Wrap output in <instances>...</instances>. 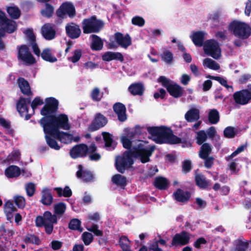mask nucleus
<instances>
[{"label": "nucleus", "mask_w": 251, "mask_h": 251, "mask_svg": "<svg viewBox=\"0 0 251 251\" xmlns=\"http://www.w3.org/2000/svg\"><path fill=\"white\" fill-rule=\"evenodd\" d=\"M147 131L152 136L155 137L157 143L176 144L182 142L181 139L174 135L171 128L164 126H150L147 127Z\"/></svg>", "instance_id": "obj_1"}, {"label": "nucleus", "mask_w": 251, "mask_h": 251, "mask_svg": "<svg viewBox=\"0 0 251 251\" xmlns=\"http://www.w3.org/2000/svg\"><path fill=\"white\" fill-rule=\"evenodd\" d=\"M41 126L46 134L60 131V129L69 130L71 127L68 116L65 114L50 117V119Z\"/></svg>", "instance_id": "obj_2"}, {"label": "nucleus", "mask_w": 251, "mask_h": 251, "mask_svg": "<svg viewBox=\"0 0 251 251\" xmlns=\"http://www.w3.org/2000/svg\"><path fill=\"white\" fill-rule=\"evenodd\" d=\"M155 149L154 146H147L142 141H139L138 144L133 146L130 150L127 151L131 157L138 159L142 163H146L150 161Z\"/></svg>", "instance_id": "obj_3"}, {"label": "nucleus", "mask_w": 251, "mask_h": 251, "mask_svg": "<svg viewBox=\"0 0 251 251\" xmlns=\"http://www.w3.org/2000/svg\"><path fill=\"white\" fill-rule=\"evenodd\" d=\"M58 219L55 215L49 211L44 212L43 216H37L35 219V225L37 227H44L46 233L50 235L52 233L54 224L57 223Z\"/></svg>", "instance_id": "obj_4"}, {"label": "nucleus", "mask_w": 251, "mask_h": 251, "mask_svg": "<svg viewBox=\"0 0 251 251\" xmlns=\"http://www.w3.org/2000/svg\"><path fill=\"white\" fill-rule=\"evenodd\" d=\"M228 29L240 39L246 40L251 35V26L245 22L237 20L231 22L228 25Z\"/></svg>", "instance_id": "obj_5"}, {"label": "nucleus", "mask_w": 251, "mask_h": 251, "mask_svg": "<svg viewBox=\"0 0 251 251\" xmlns=\"http://www.w3.org/2000/svg\"><path fill=\"white\" fill-rule=\"evenodd\" d=\"M59 106V102L57 99L53 97H49L45 99V104L40 111L42 117L39 123L41 126L43 125L50 119V117L55 115Z\"/></svg>", "instance_id": "obj_6"}, {"label": "nucleus", "mask_w": 251, "mask_h": 251, "mask_svg": "<svg viewBox=\"0 0 251 251\" xmlns=\"http://www.w3.org/2000/svg\"><path fill=\"white\" fill-rule=\"evenodd\" d=\"M83 32L84 34L98 33L104 26V23L97 19L95 15L84 19L81 23Z\"/></svg>", "instance_id": "obj_7"}, {"label": "nucleus", "mask_w": 251, "mask_h": 251, "mask_svg": "<svg viewBox=\"0 0 251 251\" xmlns=\"http://www.w3.org/2000/svg\"><path fill=\"white\" fill-rule=\"evenodd\" d=\"M134 164V160L127 151H124L121 155L116 157L115 167L117 171L124 174L125 171L130 168Z\"/></svg>", "instance_id": "obj_8"}, {"label": "nucleus", "mask_w": 251, "mask_h": 251, "mask_svg": "<svg viewBox=\"0 0 251 251\" xmlns=\"http://www.w3.org/2000/svg\"><path fill=\"white\" fill-rule=\"evenodd\" d=\"M17 58L26 65H32L36 62V59L32 54L27 45L23 44L17 47Z\"/></svg>", "instance_id": "obj_9"}, {"label": "nucleus", "mask_w": 251, "mask_h": 251, "mask_svg": "<svg viewBox=\"0 0 251 251\" xmlns=\"http://www.w3.org/2000/svg\"><path fill=\"white\" fill-rule=\"evenodd\" d=\"M56 15L61 19H64L68 16L73 18L76 15L75 9L74 5L69 2H63L56 10Z\"/></svg>", "instance_id": "obj_10"}, {"label": "nucleus", "mask_w": 251, "mask_h": 251, "mask_svg": "<svg viewBox=\"0 0 251 251\" xmlns=\"http://www.w3.org/2000/svg\"><path fill=\"white\" fill-rule=\"evenodd\" d=\"M204 52L215 59H218L221 56V49L218 42L214 40L206 41L204 47Z\"/></svg>", "instance_id": "obj_11"}, {"label": "nucleus", "mask_w": 251, "mask_h": 251, "mask_svg": "<svg viewBox=\"0 0 251 251\" xmlns=\"http://www.w3.org/2000/svg\"><path fill=\"white\" fill-rule=\"evenodd\" d=\"M0 26H2L6 33L11 34L17 29V23L12 19H8L5 14L0 10Z\"/></svg>", "instance_id": "obj_12"}, {"label": "nucleus", "mask_w": 251, "mask_h": 251, "mask_svg": "<svg viewBox=\"0 0 251 251\" xmlns=\"http://www.w3.org/2000/svg\"><path fill=\"white\" fill-rule=\"evenodd\" d=\"M233 99L237 104L246 105L251 101V92L247 89H243L235 92Z\"/></svg>", "instance_id": "obj_13"}, {"label": "nucleus", "mask_w": 251, "mask_h": 251, "mask_svg": "<svg viewBox=\"0 0 251 251\" xmlns=\"http://www.w3.org/2000/svg\"><path fill=\"white\" fill-rule=\"evenodd\" d=\"M30 98H25L20 97L16 103V109L17 111L22 117L25 116L26 120H29L31 115L28 113V105L30 103Z\"/></svg>", "instance_id": "obj_14"}, {"label": "nucleus", "mask_w": 251, "mask_h": 251, "mask_svg": "<svg viewBox=\"0 0 251 251\" xmlns=\"http://www.w3.org/2000/svg\"><path fill=\"white\" fill-rule=\"evenodd\" d=\"M89 152V147L85 144L74 146L70 151V155L73 159L85 157Z\"/></svg>", "instance_id": "obj_15"}, {"label": "nucleus", "mask_w": 251, "mask_h": 251, "mask_svg": "<svg viewBox=\"0 0 251 251\" xmlns=\"http://www.w3.org/2000/svg\"><path fill=\"white\" fill-rule=\"evenodd\" d=\"M191 234L188 232L183 230L179 233H176L173 237L171 246H184L187 245L190 240Z\"/></svg>", "instance_id": "obj_16"}, {"label": "nucleus", "mask_w": 251, "mask_h": 251, "mask_svg": "<svg viewBox=\"0 0 251 251\" xmlns=\"http://www.w3.org/2000/svg\"><path fill=\"white\" fill-rule=\"evenodd\" d=\"M107 123V118L100 113H97L95 118L88 127L90 132L96 131L104 126Z\"/></svg>", "instance_id": "obj_17"}, {"label": "nucleus", "mask_w": 251, "mask_h": 251, "mask_svg": "<svg viewBox=\"0 0 251 251\" xmlns=\"http://www.w3.org/2000/svg\"><path fill=\"white\" fill-rule=\"evenodd\" d=\"M56 26L52 23H46L41 27L42 36L47 40H52L56 36Z\"/></svg>", "instance_id": "obj_18"}, {"label": "nucleus", "mask_w": 251, "mask_h": 251, "mask_svg": "<svg viewBox=\"0 0 251 251\" xmlns=\"http://www.w3.org/2000/svg\"><path fill=\"white\" fill-rule=\"evenodd\" d=\"M65 30L67 35L72 39L78 38L81 33L79 26L74 22L67 24L65 26Z\"/></svg>", "instance_id": "obj_19"}, {"label": "nucleus", "mask_w": 251, "mask_h": 251, "mask_svg": "<svg viewBox=\"0 0 251 251\" xmlns=\"http://www.w3.org/2000/svg\"><path fill=\"white\" fill-rule=\"evenodd\" d=\"M115 39L117 44L124 49H127L131 45V38L128 34L125 36L121 32H116L114 34Z\"/></svg>", "instance_id": "obj_20"}, {"label": "nucleus", "mask_w": 251, "mask_h": 251, "mask_svg": "<svg viewBox=\"0 0 251 251\" xmlns=\"http://www.w3.org/2000/svg\"><path fill=\"white\" fill-rule=\"evenodd\" d=\"M114 112L118 116V119L122 122H125L127 119L126 114V108L125 105L120 102L115 103L113 106Z\"/></svg>", "instance_id": "obj_21"}, {"label": "nucleus", "mask_w": 251, "mask_h": 251, "mask_svg": "<svg viewBox=\"0 0 251 251\" xmlns=\"http://www.w3.org/2000/svg\"><path fill=\"white\" fill-rule=\"evenodd\" d=\"M173 196L177 201L185 203L189 201L191 194L189 191H184L182 189L178 188L173 193Z\"/></svg>", "instance_id": "obj_22"}, {"label": "nucleus", "mask_w": 251, "mask_h": 251, "mask_svg": "<svg viewBox=\"0 0 251 251\" xmlns=\"http://www.w3.org/2000/svg\"><path fill=\"white\" fill-rule=\"evenodd\" d=\"M54 138L58 140L64 144H69L73 141V135L72 134L58 131L49 134Z\"/></svg>", "instance_id": "obj_23"}, {"label": "nucleus", "mask_w": 251, "mask_h": 251, "mask_svg": "<svg viewBox=\"0 0 251 251\" xmlns=\"http://www.w3.org/2000/svg\"><path fill=\"white\" fill-rule=\"evenodd\" d=\"M102 60L104 61L109 62L113 60L123 62L124 57L122 53L120 52L106 51L101 56Z\"/></svg>", "instance_id": "obj_24"}, {"label": "nucleus", "mask_w": 251, "mask_h": 251, "mask_svg": "<svg viewBox=\"0 0 251 251\" xmlns=\"http://www.w3.org/2000/svg\"><path fill=\"white\" fill-rule=\"evenodd\" d=\"M17 82L21 92L24 95L31 96L33 95L29 82L24 78H18Z\"/></svg>", "instance_id": "obj_25"}, {"label": "nucleus", "mask_w": 251, "mask_h": 251, "mask_svg": "<svg viewBox=\"0 0 251 251\" xmlns=\"http://www.w3.org/2000/svg\"><path fill=\"white\" fill-rule=\"evenodd\" d=\"M78 170L76 172V175L78 178L82 179L84 182H90L93 180L94 176L92 173L90 171H83V166L82 165L78 166Z\"/></svg>", "instance_id": "obj_26"}, {"label": "nucleus", "mask_w": 251, "mask_h": 251, "mask_svg": "<svg viewBox=\"0 0 251 251\" xmlns=\"http://www.w3.org/2000/svg\"><path fill=\"white\" fill-rule=\"evenodd\" d=\"M25 171L23 170L21 171L20 168L15 165H10L8 166L5 170V175L8 178H13L19 176L22 173L24 175Z\"/></svg>", "instance_id": "obj_27"}, {"label": "nucleus", "mask_w": 251, "mask_h": 251, "mask_svg": "<svg viewBox=\"0 0 251 251\" xmlns=\"http://www.w3.org/2000/svg\"><path fill=\"white\" fill-rule=\"evenodd\" d=\"M167 90L170 95L175 98L182 97L184 92L183 88L176 83L172 84Z\"/></svg>", "instance_id": "obj_28"}, {"label": "nucleus", "mask_w": 251, "mask_h": 251, "mask_svg": "<svg viewBox=\"0 0 251 251\" xmlns=\"http://www.w3.org/2000/svg\"><path fill=\"white\" fill-rule=\"evenodd\" d=\"M196 184L201 189H206L211 185L210 181L206 179L204 176L201 174H197L195 176Z\"/></svg>", "instance_id": "obj_29"}, {"label": "nucleus", "mask_w": 251, "mask_h": 251, "mask_svg": "<svg viewBox=\"0 0 251 251\" xmlns=\"http://www.w3.org/2000/svg\"><path fill=\"white\" fill-rule=\"evenodd\" d=\"M200 117V111L196 108L190 109L185 114V119L189 123L197 121Z\"/></svg>", "instance_id": "obj_30"}, {"label": "nucleus", "mask_w": 251, "mask_h": 251, "mask_svg": "<svg viewBox=\"0 0 251 251\" xmlns=\"http://www.w3.org/2000/svg\"><path fill=\"white\" fill-rule=\"evenodd\" d=\"M17 210L12 201H7L4 205V211L7 220L10 221L13 217V212Z\"/></svg>", "instance_id": "obj_31"}, {"label": "nucleus", "mask_w": 251, "mask_h": 251, "mask_svg": "<svg viewBox=\"0 0 251 251\" xmlns=\"http://www.w3.org/2000/svg\"><path fill=\"white\" fill-rule=\"evenodd\" d=\"M92 42L91 44V49L93 50L98 51L101 50L103 46V43L101 39L96 34L91 35Z\"/></svg>", "instance_id": "obj_32"}, {"label": "nucleus", "mask_w": 251, "mask_h": 251, "mask_svg": "<svg viewBox=\"0 0 251 251\" xmlns=\"http://www.w3.org/2000/svg\"><path fill=\"white\" fill-rule=\"evenodd\" d=\"M129 92L132 95L142 96L144 92L143 85L141 83H135L131 84L128 88Z\"/></svg>", "instance_id": "obj_33"}, {"label": "nucleus", "mask_w": 251, "mask_h": 251, "mask_svg": "<svg viewBox=\"0 0 251 251\" xmlns=\"http://www.w3.org/2000/svg\"><path fill=\"white\" fill-rule=\"evenodd\" d=\"M192 40L194 45L198 47H201L203 45L204 33L202 31L194 32L191 36Z\"/></svg>", "instance_id": "obj_34"}, {"label": "nucleus", "mask_w": 251, "mask_h": 251, "mask_svg": "<svg viewBox=\"0 0 251 251\" xmlns=\"http://www.w3.org/2000/svg\"><path fill=\"white\" fill-rule=\"evenodd\" d=\"M153 185L159 190H166L169 186V181L165 177L157 176L154 179Z\"/></svg>", "instance_id": "obj_35"}, {"label": "nucleus", "mask_w": 251, "mask_h": 251, "mask_svg": "<svg viewBox=\"0 0 251 251\" xmlns=\"http://www.w3.org/2000/svg\"><path fill=\"white\" fill-rule=\"evenodd\" d=\"M41 202L45 205H50L53 201V197L50 190L48 188H45L42 192Z\"/></svg>", "instance_id": "obj_36"}, {"label": "nucleus", "mask_w": 251, "mask_h": 251, "mask_svg": "<svg viewBox=\"0 0 251 251\" xmlns=\"http://www.w3.org/2000/svg\"><path fill=\"white\" fill-rule=\"evenodd\" d=\"M201 145L199 151V156L201 159H205L211 154L212 148L208 143H203Z\"/></svg>", "instance_id": "obj_37"}, {"label": "nucleus", "mask_w": 251, "mask_h": 251, "mask_svg": "<svg viewBox=\"0 0 251 251\" xmlns=\"http://www.w3.org/2000/svg\"><path fill=\"white\" fill-rule=\"evenodd\" d=\"M112 182L118 186L124 188L127 184L126 178L120 174H116L112 177Z\"/></svg>", "instance_id": "obj_38"}, {"label": "nucleus", "mask_w": 251, "mask_h": 251, "mask_svg": "<svg viewBox=\"0 0 251 251\" xmlns=\"http://www.w3.org/2000/svg\"><path fill=\"white\" fill-rule=\"evenodd\" d=\"M41 56L44 60L50 63L57 61V58L51 55V50L50 48L44 49L41 53Z\"/></svg>", "instance_id": "obj_39"}, {"label": "nucleus", "mask_w": 251, "mask_h": 251, "mask_svg": "<svg viewBox=\"0 0 251 251\" xmlns=\"http://www.w3.org/2000/svg\"><path fill=\"white\" fill-rule=\"evenodd\" d=\"M208 119L211 124H217L220 121V114L218 111L216 109L210 110L208 114Z\"/></svg>", "instance_id": "obj_40"}, {"label": "nucleus", "mask_w": 251, "mask_h": 251, "mask_svg": "<svg viewBox=\"0 0 251 251\" xmlns=\"http://www.w3.org/2000/svg\"><path fill=\"white\" fill-rule=\"evenodd\" d=\"M45 5V7L41 10V14L44 17L50 18L53 15L54 8L53 5L49 3H46Z\"/></svg>", "instance_id": "obj_41"}, {"label": "nucleus", "mask_w": 251, "mask_h": 251, "mask_svg": "<svg viewBox=\"0 0 251 251\" xmlns=\"http://www.w3.org/2000/svg\"><path fill=\"white\" fill-rule=\"evenodd\" d=\"M24 242L26 244H32L36 245L41 244V240L39 237L33 234H28L23 239Z\"/></svg>", "instance_id": "obj_42"}, {"label": "nucleus", "mask_w": 251, "mask_h": 251, "mask_svg": "<svg viewBox=\"0 0 251 251\" xmlns=\"http://www.w3.org/2000/svg\"><path fill=\"white\" fill-rule=\"evenodd\" d=\"M66 209V204L62 202H58L54 206V214L57 217H61Z\"/></svg>", "instance_id": "obj_43"}, {"label": "nucleus", "mask_w": 251, "mask_h": 251, "mask_svg": "<svg viewBox=\"0 0 251 251\" xmlns=\"http://www.w3.org/2000/svg\"><path fill=\"white\" fill-rule=\"evenodd\" d=\"M6 10L12 19H18L21 16V11L17 6H8Z\"/></svg>", "instance_id": "obj_44"}, {"label": "nucleus", "mask_w": 251, "mask_h": 251, "mask_svg": "<svg viewBox=\"0 0 251 251\" xmlns=\"http://www.w3.org/2000/svg\"><path fill=\"white\" fill-rule=\"evenodd\" d=\"M161 60L168 64H171L173 61V54L169 50H165L160 54Z\"/></svg>", "instance_id": "obj_45"}, {"label": "nucleus", "mask_w": 251, "mask_h": 251, "mask_svg": "<svg viewBox=\"0 0 251 251\" xmlns=\"http://www.w3.org/2000/svg\"><path fill=\"white\" fill-rule=\"evenodd\" d=\"M203 65L204 67L213 70H218L220 68L219 64L210 58L204 59L203 61Z\"/></svg>", "instance_id": "obj_46"}, {"label": "nucleus", "mask_w": 251, "mask_h": 251, "mask_svg": "<svg viewBox=\"0 0 251 251\" xmlns=\"http://www.w3.org/2000/svg\"><path fill=\"white\" fill-rule=\"evenodd\" d=\"M220 13L219 11H216L209 16L208 20L211 21L212 27H218L220 26Z\"/></svg>", "instance_id": "obj_47"}, {"label": "nucleus", "mask_w": 251, "mask_h": 251, "mask_svg": "<svg viewBox=\"0 0 251 251\" xmlns=\"http://www.w3.org/2000/svg\"><path fill=\"white\" fill-rule=\"evenodd\" d=\"M207 138V135L203 130H200L196 133V143L199 145H201L205 143Z\"/></svg>", "instance_id": "obj_48"}, {"label": "nucleus", "mask_w": 251, "mask_h": 251, "mask_svg": "<svg viewBox=\"0 0 251 251\" xmlns=\"http://www.w3.org/2000/svg\"><path fill=\"white\" fill-rule=\"evenodd\" d=\"M51 135L46 134L45 137L47 144L50 148L55 150H59L60 149V147L58 145L55 138L53 139Z\"/></svg>", "instance_id": "obj_49"}, {"label": "nucleus", "mask_w": 251, "mask_h": 251, "mask_svg": "<svg viewBox=\"0 0 251 251\" xmlns=\"http://www.w3.org/2000/svg\"><path fill=\"white\" fill-rule=\"evenodd\" d=\"M249 246V241H243L241 239H238L236 240L235 251H246L248 248Z\"/></svg>", "instance_id": "obj_50"}, {"label": "nucleus", "mask_w": 251, "mask_h": 251, "mask_svg": "<svg viewBox=\"0 0 251 251\" xmlns=\"http://www.w3.org/2000/svg\"><path fill=\"white\" fill-rule=\"evenodd\" d=\"M238 130L232 126H227L224 130V135L226 138H234L237 134Z\"/></svg>", "instance_id": "obj_51"}, {"label": "nucleus", "mask_w": 251, "mask_h": 251, "mask_svg": "<svg viewBox=\"0 0 251 251\" xmlns=\"http://www.w3.org/2000/svg\"><path fill=\"white\" fill-rule=\"evenodd\" d=\"M68 227L72 230L80 231L82 230V228H81V222L77 219H72L69 223Z\"/></svg>", "instance_id": "obj_52"}, {"label": "nucleus", "mask_w": 251, "mask_h": 251, "mask_svg": "<svg viewBox=\"0 0 251 251\" xmlns=\"http://www.w3.org/2000/svg\"><path fill=\"white\" fill-rule=\"evenodd\" d=\"M82 56V50L81 49H76L73 52V55L69 57L68 60L73 63H76L79 61Z\"/></svg>", "instance_id": "obj_53"}, {"label": "nucleus", "mask_w": 251, "mask_h": 251, "mask_svg": "<svg viewBox=\"0 0 251 251\" xmlns=\"http://www.w3.org/2000/svg\"><path fill=\"white\" fill-rule=\"evenodd\" d=\"M103 140L105 142L106 147H111L113 143V139L112 135L108 132H103L102 133Z\"/></svg>", "instance_id": "obj_54"}, {"label": "nucleus", "mask_w": 251, "mask_h": 251, "mask_svg": "<svg viewBox=\"0 0 251 251\" xmlns=\"http://www.w3.org/2000/svg\"><path fill=\"white\" fill-rule=\"evenodd\" d=\"M209 78L218 81L222 85L226 88L227 89H228L229 88L233 89V87L231 85H228L227 84L226 80L223 77L219 76L210 75L209 76Z\"/></svg>", "instance_id": "obj_55"}, {"label": "nucleus", "mask_w": 251, "mask_h": 251, "mask_svg": "<svg viewBox=\"0 0 251 251\" xmlns=\"http://www.w3.org/2000/svg\"><path fill=\"white\" fill-rule=\"evenodd\" d=\"M81 238L84 244L86 246L90 245L94 239L93 235L91 233L88 232H84L83 233Z\"/></svg>", "instance_id": "obj_56"}, {"label": "nucleus", "mask_w": 251, "mask_h": 251, "mask_svg": "<svg viewBox=\"0 0 251 251\" xmlns=\"http://www.w3.org/2000/svg\"><path fill=\"white\" fill-rule=\"evenodd\" d=\"M192 169V165L190 160H185L182 163V172L183 174L189 173Z\"/></svg>", "instance_id": "obj_57"}, {"label": "nucleus", "mask_w": 251, "mask_h": 251, "mask_svg": "<svg viewBox=\"0 0 251 251\" xmlns=\"http://www.w3.org/2000/svg\"><path fill=\"white\" fill-rule=\"evenodd\" d=\"M131 23L132 25L142 27L145 24V20L142 17L136 16L133 17L131 19Z\"/></svg>", "instance_id": "obj_58"}, {"label": "nucleus", "mask_w": 251, "mask_h": 251, "mask_svg": "<svg viewBox=\"0 0 251 251\" xmlns=\"http://www.w3.org/2000/svg\"><path fill=\"white\" fill-rule=\"evenodd\" d=\"M91 98L94 101H100L102 98V96L100 95V89L95 87L94 88L91 94Z\"/></svg>", "instance_id": "obj_59"}, {"label": "nucleus", "mask_w": 251, "mask_h": 251, "mask_svg": "<svg viewBox=\"0 0 251 251\" xmlns=\"http://www.w3.org/2000/svg\"><path fill=\"white\" fill-rule=\"evenodd\" d=\"M157 80L158 82L161 83L162 86L166 88L167 90L172 84L171 83V81L165 76L162 75L159 76Z\"/></svg>", "instance_id": "obj_60"}, {"label": "nucleus", "mask_w": 251, "mask_h": 251, "mask_svg": "<svg viewBox=\"0 0 251 251\" xmlns=\"http://www.w3.org/2000/svg\"><path fill=\"white\" fill-rule=\"evenodd\" d=\"M121 141L125 149L128 150L127 151L130 150L132 149L133 147L132 146V141L128 137L126 136L122 137Z\"/></svg>", "instance_id": "obj_61"}, {"label": "nucleus", "mask_w": 251, "mask_h": 251, "mask_svg": "<svg viewBox=\"0 0 251 251\" xmlns=\"http://www.w3.org/2000/svg\"><path fill=\"white\" fill-rule=\"evenodd\" d=\"M14 201L16 205L19 208H23L25 204V200L23 197L18 196L14 198Z\"/></svg>", "instance_id": "obj_62"}, {"label": "nucleus", "mask_w": 251, "mask_h": 251, "mask_svg": "<svg viewBox=\"0 0 251 251\" xmlns=\"http://www.w3.org/2000/svg\"><path fill=\"white\" fill-rule=\"evenodd\" d=\"M27 195L29 197L33 196L35 191V184L32 182L28 183L25 187Z\"/></svg>", "instance_id": "obj_63"}, {"label": "nucleus", "mask_w": 251, "mask_h": 251, "mask_svg": "<svg viewBox=\"0 0 251 251\" xmlns=\"http://www.w3.org/2000/svg\"><path fill=\"white\" fill-rule=\"evenodd\" d=\"M43 100L40 97H36L31 103L32 109L34 110L38 106L43 104Z\"/></svg>", "instance_id": "obj_64"}]
</instances>
